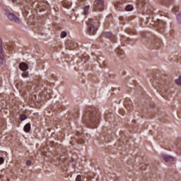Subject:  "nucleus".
<instances>
[{"mask_svg":"<svg viewBox=\"0 0 181 181\" xmlns=\"http://www.w3.org/2000/svg\"><path fill=\"white\" fill-rule=\"evenodd\" d=\"M2 86V78L0 77V86Z\"/></svg>","mask_w":181,"mask_h":181,"instance_id":"36","label":"nucleus"},{"mask_svg":"<svg viewBox=\"0 0 181 181\" xmlns=\"http://www.w3.org/2000/svg\"><path fill=\"white\" fill-rule=\"evenodd\" d=\"M25 132H30V124L28 123L24 127Z\"/></svg>","mask_w":181,"mask_h":181,"instance_id":"18","label":"nucleus"},{"mask_svg":"<svg viewBox=\"0 0 181 181\" xmlns=\"http://www.w3.org/2000/svg\"><path fill=\"white\" fill-rule=\"evenodd\" d=\"M148 35L146 33H141V37H147Z\"/></svg>","mask_w":181,"mask_h":181,"instance_id":"32","label":"nucleus"},{"mask_svg":"<svg viewBox=\"0 0 181 181\" xmlns=\"http://www.w3.org/2000/svg\"><path fill=\"white\" fill-rule=\"evenodd\" d=\"M173 9V11H175V12H177V7H175Z\"/></svg>","mask_w":181,"mask_h":181,"instance_id":"35","label":"nucleus"},{"mask_svg":"<svg viewBox=\"0 0 181 181\" xmlns=\"http://www.w3.org/2000/svg\"><path fill=\"white\" fill-rule=\"evenodd\" d=\"M103 37H107V39H113V42H115V37L112 35L111 32H105L102 35Z\"/></svg>","mask_w":181,"mask_h":181,"instance_id":"12","label":"nucleus"},{"mask_svg":"<svg viewBox=\"0 0 181 181\" xmlns=\"http://www.w3.org/2000/svg\"><path fill=\"white\" fill-rule=\"evenodd\" d=\"M11 46L10 45H8V47H10Z\"/></svg>","mask_w":181,"mask_h":181,"instance_id":"39","label":"nucleus"},{"mask_svg":"<svg viewBox=\"0 0 181 181\" xmlns=\"http://www.w3.org/2000/svg\"><path fill=\"white\" fill-rule=\"evenodd\" d=\"M78 110H75V113L74 115V118H77L78 117Z\"/></svg>","mask_w":181,"mask_h":181,"instance_id":"28","label":"nucleus"},{"mask_svg":"<svg viewBox=\"0 0 181 181\" xmlns=\"http://www.w3.org/2000/svg\"><path fill=\"white\" fill-rule=\"evenodd\" d=\"M86 24L88 26V35H89L90 36H94V35L97 33V30H98V27L100 26V21L95 18H89L86 21Z\"/></svg>","mask_w":181,"mask_h":181,"instance_id":"2","label":"nucleus"},{"mask_svg":"<svg viewBox=\"0 0 181 181\" xmlns=\"http://www.w3.org/2000/svg\"><path fill=\"white\" fill-rule=\"evenodd\" d=\"M5 56L4 55V47H2V40H0V66H5Z\"/></svg>","mask_w":181,"mask_h":181,"instance_id":"6","label":"nucleus"},{"mask_svg":"<svg viewBox=\"0 0 181 181\" xmlns=\"http://www.w3.org/2000/svg\"><path fill=\"white\" fill-rule=\"evenodd\" d=\"M26 165L27 166H30V165H32V161H30V160H28L26 162Z\"/></svg>","mask_w":181,"mask_h":181,"instance_id":"30","label":"nucleus"},{"mask_svg":"<svg viewBox=\"0 0 181 181\" xmlns=\"http://www.w3.org/2000/svg\"><path fill=\"white\" fill-rule=\"evenodd\" d=\"M124 105L127 109L131 110V108H132V102L131 100H126L124 102Z\"/></svg>","mask_w":181,"mask_h":181,"instance_id":"14","label":"nucleus"},{"mask_svg":"<svg viewBox=\"0 0 181 181\" xmlns=\"http://www.w3.org/2000/svg\"><path fill=\"white\" fill-rule=\"evenodd\" d=\"M30 101L32 103H39V101H40V98H39L38 96V98H37V95L35 94V93H33L30 95V96L29 97Z\"/></svg>","mask_w":181,"mask_h":181,"instance_id":"11","label":"nucleus"},{"mask_svg":"<svg viewBox=\"0 0 181 181\" xmlns=\"http://www.w3.org/2000/svg\"><path fill=\"white\" fill-rule=\"evenodd\" d=\"M152 45H154L156 49H158V47H161L162 45H163L160 38H158L155 35L152 37Z\"/></svg>","mask_w":181,"mask_h":181,"instance_id":"8","label":"nucleus"},{"mask_svg":"<svg viewBox=\"0 0 181 181\" xmlns=\"http://www.w3.org/2000/svg\"><path fill=\"white\" fill-rule=\"evenodd\" d=\"M160 4H163L164 5H169V4H172L173 0H158Z\"/></svg>","mask_w":181,"mask_h":181,"instance_id":"17","label":"nucleus"},{"mask_svg":"<svg viewBox=\"0 0 181 181\" xmlns=\"http://www.w3.org/2000/svg\"><path fill=\"white\" fill-rule=\"evenodd\" d=\"M4 161L5 160L4 159V158L0 157V165H2V163H4Z\"/></svg>","mask_w":181,"mask_h":181,"instance_id":"33","label":"nucleus"},{"mask_svg":"<svg viewBox=\"0 0 181 181\" xmlns=\"http://www.w3.org/2000/svg\"><path fill=\"white\" fill-rule=\"evenodd\" d=\"M83 63H86V61H83Z\"/></svg>","mask_w":181,"mask_h":181,"instance_id":"41","label":"nucleus"},{"mask_svg":"<svg viewBox=\"0 0 181 181\" xmlns=\"http://www.w3.org/2000/svg\"><path fill=\"white\" fill-rule=\"evenodd\" d=\"M19 69L20 70H22V71H26V70L29 69V65L25 62H21L19 64Z\"/></svg>","mask_w":181,"mask_h":181,"instance_id":"13","label":"nucleus"},{"mask_svg":"<svg viewBox=\"0 0 181 181\" xmlns=\"http://www.w3.org/2000/svg\"><path fill=\"white\" fill-rule=\"evenodd\" d=\"M66 46L67 47H69L71 50H74V49H76L78 44L77 42L71 40H68L66 41Z\"/></svg>","mask_w":181,"mask_h":181,"instance_id":"9","label":"nucleus"},{"mask_svg":"<svg viewBox=\"0 0 181 181\" xmlns=\"http://www.w3.org/2000/svg\"><path fill=\"white\" fill-rule=\"evenodd\" d=\"M177 148H178L179 151H181V144H178Z\"/></svg>","mask_w":181,"mask_h":181,"instance_id":"34","label":"nucleus"},{"mask_svg":"<svg viewBox=\"0 0 181 181\" xmlns=\"http://www.w3.org/2000/svg\"><path fill=\"white\" fill-rule=\"evenodd\" d=\"M104 0H95L93 2V9L95 12H98V11H104Z\"/></svg>","mask_w":181,"mask_h":181,"instance_id":"3","label":"nucleus"},{"mask_svg":"<svg viewBox=\"0 0 181 181\" xmlns=\"http://www.w3.org/2000/svg\"><path fill=\"white\" fill-rule=\"evenodd\" d=\"M26 118H28V116H26V115H20L21 121H25V119H26Z\"/></svg>","mask_w":181,"mask_h":181,"instance_id":"24","label":"nucleus"},{"mask_svg":"<svg viewBox=\"0 0 181 181\" xmlns=\"http://www.w3.org/2000/svg\"><path fill=\"white\" fill-rule=\"evenodd\" d=\"M115 52L120 57H124V50L121 49V48L116 49Z\"/></svg>","mask_w":181,"mask_h":181,"instance_id":"15","label":"nucleus"},{"mask_svg":"<svg viewBox=\"0 0 181 181\" xmlns=\"http://www.w3.org/2000/svg\"><path fill=\"white\" fill-rule=\"evenodd\" d=\"M140 1V2H144V0H139Z\"/></svg>","mask_w":181,"mask_h":181,"instance_id":"38","label":"nucleus"},{"mask_svg":"<svg viewBox=\"0 0 181 181\" xmlns=\"http://www.w3.org/2000/svg\"><path fill=\"white\" fill-rule=\"evenodd\" d=\"M115 52L120 57H124V50L121 49V48L116 49Z\"/></svg>","mask_w":181,"mask_h":181,"instance_id":"16","label":"nucleus"},{"mask_svg":"<svg viewBox=\"0 0 181 181\" xmlns=\"http://www.w3.org/2000/svg\"><path fill=\"white\" fill-rule=\"evenodd\" d=\"M158 26L160 28V32H163V26H165V23L160 22Z\"/></svg>","mask_w":181,"mask_h":181,"instance_id":"22","label":"nucleus"},{"mask_svg":"<svg viewBox=\"0 0 181 181\" xmlns=\"http://www.w3.org/2000/svg\"><path fill=\"white\" fill-rule=\"evenodd\" d=\"M90 9V6H86L84 7L83 13L84 15H88V10Z\"/></svg>","mask_w":181,"mask_h":181,"instance_id":"20","label":"nucleus"},{"mask_svg":"<svg viewBox=\"0 0 181 181\" xmlns=\"http://www.w3.org/2000/svg\"><path fill=\"white\" fill-rule=\"evenodd\" d=\"M75 181H81V175H77Z\"/></svg>","mask_w":181,"mask_h":181,"instance_id":"31","label":"nucleus"},{"mask_svg":"<svg viewBox=\"0 0 181 181\" xmlns=\"http://www.w3.org/2000/svg\"><path fill=\"white\" fill-rule=\"evenodd\" d=\"M83 121L91 128H97L100 122V112L95 107H87L83 115Z\"/></svg>","mask_w":181,"mask_h":181,"instance_id":"1","label":"nucleus"},{"mask_svg":"<svg viewBox=\"0 0 181 181\" xmlns=\"http://www.w3.org/2000/svg\"><path fill=\"white\" fill-rule=\"evenodd\" d=\"M163 158L167 163H173L175 162V158L168 154H163Z\"/></svg>","mask_w":181,"mask_h":181,"instance_id":"10","label":"nucleus"},{"mask_svg":"<svg viewBox=\"0 0 181 181\" xmlns=\"http://www.w3.org/2000/svg\"><path fill=\"white\" fill-rule=\"evenodd\" d=\"M153 86L155 87L157 91H159V90H160V91H166L167 86L160 83V81H157L155 79L153 82Z\"/></svg>","mask_w":181,"mask_h":181,"instance_id":"4","label":"nucleus"},{"mask_svg":"<svg viewBox=\"0 0 181 181\" xmlns=\"http://www.w3.org/2000/svg\"><path fill=\"white\" fill-rule=\"evenodd\" d=\"M13 2H15V1H16V0H13Z\"/></svg>","mask_w":181,"mask_h":181,"instance_id":"40","label":"nucleus"},{"mask_svg":"<svg viewBox=\"0 0 181 181\" xmlns=\"http://www.w3.org/2000/svg\"><path fill=\"white\" fill-rule=\"evenodd\" d=\"M110 116H111V115H110V114H107V113L105 114V118L106 121H108V118H110Z\"/></svg>","mask_w":181,"mask_h":181,"instance_id":"29","label":"nucleus"},{"mask_svg":"<svg viewBox=\"0 0 181 181\" xmlns=\"http://www.w3.org/2000/svg\"><path fill=\"white\" fill-rule=\"evenodd\" d=\"M177 19L178 21V22L180 23H181V13H179L177 16Z\"/></svg>","mask_w":181,"mask_h":181,"instance_id":"27","label":"nucleus"},{"mask_svg":"<svg viewBox=\"0 0 181 181\" xmlns=\"http://www.w3.org/2000/svg\"><path fill=\"white\" fill-rule=\"evenodd\" d=\"M6 15L7 18L13 22H15L16 23H21V19H19V18H18V16H16L13 13L7 12L6 13Z\"/></svg>","mask_w":181,"mask_h":181,"instance_id":"5","label":"nucleus"},{"mask_svg":"<svg viewBox=\"0 0 181 181\" xmlns=\"http://www.w3.org/2000/svg\"><path fill=\"white\" fill-rule=\"evenodd\" d=\"M66 36H67V33L66 31H62L60 35L61 38L64 39Z\"/></svg>","mask_w":181,"mask_h":181,"instance_id":"23","label":"nucleus"},{"mask_svg":"<svg viewBox=\"0 0 181 181\" xmlns=\"http://www.w3.org/2000/svg\"><path fill=\"white\" fill-rule=\"evenodd\" d=\"M175 83L176 84H177L178 86H181V76H179V78L175 80Z\"/></svg>","mask_w":181,"mask_h":181,"instance_id":"25","label":"nucleus"},{"mask_svg":"<svg viewBox=\"0 0 181 181\" xmlns=\"http://www.w3.org/2000/svg\"><path fill=\"white\" fill-rule=\"evenodd\" d=\"M27 5L24 8V11H23V15H28L29 12L28 11V9H32L33 8V4H35L34 0H26Z\"/></svg>","mask_w":181,"mask_h":181,"instance_id":"7","label":"nucleus"},{"mask_svg":"<svg viewBox=\"0 0 181 181\" xmlns=\"http://www.w3.org/2000/svg\"><path fill=\"white\" fill-rule=\"evenodd\" d=\"M116 8H117V9H122V8H124V4H121V3H118L115 5Z\"/></svg>","mask_w":181,"mask_h":181,"instance_id":"21","label":"nucleus"},{"mask_svg":"<svg viewBox=\"0 0 181 181\" xmlns=\"http://www.w3.org/2000/svg\"><path fill=\"white\" fill-rule=\"evenodd\" d=\"M23 77H28L29 76V72L24 71V72L22 74Z\"/></svg>","mask_w":181,"mask_h":181,"instance_id":"26","label":"nucleus"},{"mask_svg":"<svg viewBox=\"0 0 181 181\" xmlns=\"http://www.w3.org/2000/svg\"><path fill=\"white\" fill-rule=\"evenodd\" d=\"M124 9L125 11H127V12H130L131 11H132V9H134V7L132 5H127L124 7Z\"/></svg>","mask_w":181,"mask_h":181,"instance_id":"19","label":"nucleus"},{"mask_svg":"<svg viewBox=\"0 0 181 181\" xmlns=\"http://www.w3.org/2000/svg\"><path fill=\"white\" fill-rule=\"evenodd\" d=\"M31 88H33V89L36 88V86H33L31 87Z\"/></svg>","mask_w":181,"mask_h":181,"instance_id":"37","label":"nucleus"}]
</instances>
